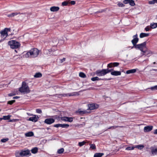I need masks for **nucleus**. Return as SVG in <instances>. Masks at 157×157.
<instances>
[{"label":"nucleus","mask_w":157,"mask_h":157,"mask_svg":"<svg viewBox=\"0 0 157 157\" xmlns=\"http://www.w3.org/2000/svg\"><path fill=\"white\" fill-rule=\"evenodd\" d=\"M9 140V139L8 138H4L1 139V141L3 143H5Z\"/></svg>","instance_id":"obj_39"},{"label":"nucleus","mask_w":157,"mask_h":157,"mask_svg":"<svg viewBox=\"0 0 157 157\" xmlns=\"http://www.w3.org/2000/svg\"><path fill=\"white\" fill-rule=\"evenodd\" d=\"M69 126V125L68 124H55L54 127L56 128H58L59 127L64 128H67Z\"/></svg>","instance_id":"obj_12"},{"label":"nucleus","mask_w":157,"mask_h":157,"mask_svg":"<svg viewBox=\"0 0 157 157\" xmlns=\"http://www.w3.org/2000/svg\"><path fill=\"white\" fill-rule=\"evenodd\" d=\"M118 127H120V128H123L124 127V126H111L108 129H115L116 128H118Z\"/></svg>","instance_id":"obj_31"},{"label":"nucleus","mask_w":157,"mask_h":157,"mask_svg":"<svg viewBox=\"0 0 157 157\" xmlns=\"http://www.w3.org/2000/svg\"><path fill=\"white\" fill-rule=\"evenodd\" d=\"M55 121V120L52 118H48L46 119L44 122L47 124H50L53 123Z\"/></svg>","instance_id":"obj_11"},{"label":"nucleus","mask_w":157,"mask_h":157,"mask_svg":"<svg viewBox=\"0 0 157 157\" xmlns=\"http://www.w3.org/2000/svg\"><path fill=\"white\" fill-rule=\"evenodd\" d=\"M30 153V151L29 150L26 151H22L20 152V154L22 156H26L29 155Z\"/></svg>","instance_id":"obj_14"},{"label":"nucleus","mask_w":157,"mask_h":157,"mask_svg":"<svg viewBox=\"0 0 157 157\" xmlns=\"http://www.w3.org/2000/svg\"><path fill=\"white\" fill-rule=\"evenodd\" d=\"M151 89L152 90H157V85L152 87Z\"/></svg>","instance_id":"obj_46"},{"label":"nucleus","mask_w":157,"mask_h":157,"mask_svg":"<svg viewBox=\"0 0 157 157\" xmlns=\"http://www.w3.org/2000/svg\"><path fill=\"white\" fill-rule=\"evenodd\" d=\"M56 40V41L55 43V44H56L57 43V42H58V41L57 39Z\"/></svg>","instance_id":"obj_60"},{"label":"nucleus","mask_w":157,"mask_h":157,"mask_svg":"<svg viewBox=\"0 0 157 157\" xmlns=\"http://www.w3.org/2000/svg\"><path fill=\"white\" fill-rule=\"evenodd\" d=\"M148 59H145V60H144V61H148Z\"/></svg>","instance_id":"obj_62"},{"label":"nucleus","mask_w":157,"mask_h":157,"mask_svg":"<svg viewBox=\"0 0 157 157\" xmlns=\"http://www.w3.org/2000/svg\"><path fill=\"white\" fill-rule=\"evenodd\" d=\"M80 118H81V119H84V118H83V117H81Z\"/></svg>","instance_id":"obj_63"},{"label":"nucleus","mask_w":157,"mask_h":157,"mask_svg":"<svg viewBox=\"0 0 157 157\" xmlns=\"http://www.w3.org/2000/svg\"><path fill=\"white\" fill-rule=\"evenodd\" d=\"M149 35L148 33H141L140 34V37L141 38H142L148 36Z\"/></svg>","instance_id":"obj_24"},{"label":"nucleus","mask_w":157,"mask_h":157,"mask_svg":"<svg viewBox=\"0 0 157 157\" xmlns=\"http://www.w3.org/2000/svg\"><path fill=\"white\" fill-rule=\"evenodd\" d=\"M104 155L103 153H97L94 154V157H101Z\"/></svg>","instance_id":"obj_25"},{"label":"nucleus","mask_w":157,"mask_h":157,"mask_svg":"<svg viewBox=\"0 0 157 157\" xmlns=\"http://www.w3.org/2000/svg\"><path fill=\"white\" fill-rule=\"evenodd\" d=\"M78 95V93L73 92V93H71L70 94H60L59 95L60 96H61L67 97V96H75V95Z\"/></svg>","instance_id":"obj_10"},{"label":"nucleus","mask_w":157,"mask_h":157,"mask_svg":"<svg viewBox=\"0 0 157 157\" xmlns=\"http://www.w3.org/2000/svg\"><path fill=\"white\" fill-rule=\"evenodd\" d=\"M136 71V69H133L127 71L126 72V73L128 74L130 73H135Z\"/></svg>","instance_id":"obj_23"},{"label":"nucleus","mask_w":157,"mask_h":157,"mask_svg":"<svg viewBox=\"0 0 157 157\" xmlns=\"http://www.w3.org/2000/svg\"><path fill=\"white\" fill-rule=\"evenodd\" d=\"M154 134H157V129L155 130V132H154Z\"/></svg>","instance_id":"obj_58"},{"label":"nucleus","mask_w":157,"mask_h":157,"mask_svg":"<svg viewBox=\"0 0 157 157\" xmlns=\"http://www.w3.org/2000/svg\"><path fill=\"white\" fill-rule=\"evenodd\" d=\"M36 112L38 113H42V111L41 109H37L36 110Z\"/></svg>","instance_id":"obj_48"},{"label":"nucleus","mask_w":157,"mask_h":157,"mask_svg":"<svg viewBox=\"0 0 157 157\" xmlns=\"http://www.w3.org/2000/svg\"><path fill=\"white\" fill-rule=\"evenodd\" d=\"M145 52H144L143 53L142 56L145 55V53H146V56H149L151 55L152 54V52H151V51L148 50L147 48H146V49H145Z\"/></svg>","instance_id":"obj_15"},{"label":"nucleus","mask_w":157,"mask_h":157,"mask_svg":"<svg viewBox=\"0 0 157 157\" xmlns=\"http://www.w3.org/2000/svg\"><path fill=\"white\" fill-rule=\"evenodd\" d=\"M61 120L66 121H69L71 122L73 121V119L72 117H63L61 118Z\"/></svg>","instance_id":"obj_13"},{"label":"nucleus","mask_w":157,"mask_h":157,"mask_svg":"<svg viewBox=\"0 0 157 157\" xmlns=\"http://www.w3.org/2000/svg\"><path fill=\"white\" fill-rule=\"evenodd\" d=\"M59 7L58 6H52L50 8V10L52 12H55L58 11L59 10Z\"/></svg>","instance_id":"obj_20"},{"label":"nucleus","mask_w":157,"mask_h":157,"mask_svg":"<svg viewBox=\"0 0 157 157\" xmlns=\"http://www.w3.org/2000/svg\"><path fill=\"white\" fill-rule=\"evenodd\" d=\"M152 70H153L154 71H157V69H152Z\"/></svg>","instance_id":"obj_59"},{"label":"nucleus","mask_w":157,"mask_h":157,"mask_svg":"<svg viewBox=\"0 0 157 157\" xmlns=\"http://www.w3.org/2000/svg\"><path fill=\"white\" fill-rule=\"evenodd\" d=\"M19 91L21 93H28L30 92L28 86L25 82H23L22 85L19 88Z\"/></svg>","instance_id":"obj_3"},{"label":"nucleus","mask_w":157,"mask_h":157,"mask_svg":"<svg viewBox=\"0 0 157 157\" xmlns=\"http://www.w3.org/2000/svg\"><path fill=\"white\" fill-rule=\"evenodd\" d=\"M151 27L152 29H154L157 27V23H152L151 24Z\"/></svg>","instance_id":"obj_32"},{"label":"nucleus","mask_w":157,"mask_h":157,"mask_svg":"<svg viewBox=\"0 0 157 157\" xmlns=\"http://www.w3.org/2000/svg\"><path fill=\"white\" fill-rule=\"evenodd\" d=\"M108 67L111 68L113 67V65L112 64V63H110L108 64L107 66Z\"/></svg>","instance_id":"obj_44"},{"label":"nucleus","mask_w":157,"mask_h":157,"mask_svg":"<svg viewBox=\"0 0 157 157\" xmlns=\"http://www.w3.org/2000/svg\"><path fill=\"white\" fill-rule=\"evenodd\" d=\"M85 125V123L83 122L82 124H79V126H84Z\"/></svg>","instance_id":"obj_53"},{"label":"nucleus","mask_w":157,"mask_h":157,"mask_svg":"<svg viewBox=\"0 0 157 157\" xmlns=\"http://www.w3.org/2000/svg\"><path fill=\"white\" fill-rule=\"evenodd\" d=\"M16 157H22V156L20 154V153L18 154H17L16 155Z\"/></svg>","instance_id":"obj_54"},{"label":"nucleus","mask_w":157,"mask_h":157,"mask_svg":"<svg viewBox=\"0 0 157 157\" xmlns=\"http://www.w3.org/2000/svg\"><path fill=\"white\" fill-rule=\"evenodd\" d=\"M89 108L87 109L88 111L96 109L98 107V105L97 104H91L88 105Z\"/></svg>","instance_id":"obj_7"},{"label":"nucleus","mask_w":157,"mask_h":157,"mask_svg":"<svg viewBox=\"0 0 157 157\" xmlns=\"http://www.w3.org/2000/svg\"><path fill=\"white\" fill-rule=\"evenodd\" d=\"M42 74L40 73H36L34 77L35 78H40L42 76Z\"/></svg>","instance_id":"obj_33"},{"label":"nucleus","mask_w":157,"mask_h":157,"mask_svg":"<svg viewBox=\"0 0 157 157\" xmlns=\"http://www.w3.org/2000/svg\"><path fill=\"white\" fill-rule=\"evenodd\" d=\"M112 64L113 65L114 67L117 66L119 64V63L117 62L112 63Z\"/></svg>","instance_id":"obj_45"},{"label":"nucleus","mask_w":157,"mask_h":157,"mask_svg":"<svg viewBox=\"0 0 157 157\" xmlns=\"http://www.w3.org/2000/svg\"><path fill=\"white\" fill-rule=\"evenodd\" d=\"M79 76L84 78H86V75L84 73L82 72L79 73Z\"/></svg>","instance_id":"obj_30"},{"label":"nucleus","mask_w":157,"mask_h":157,"mask_svg":"<svg viewBox=\"0 0 157 157\" xmlns=\"http://www.w3.org/2000/svg\"><path fill=\"white\" fill-rule=\"evenodd\" d=\"M123 3L125 4L129 3L132 6H134L135 5L134 1L133 0H124L123 1Z\"/></svg>","instance_id":"obj_9"},{"label":"nucleus","mask_w":157,"mask_h":157,"mask_svg":"<svg viewBox=\"0 0 157 157\" xmlns=\"http://www.w3.org/2000/svg\"><path fill=\"white\" fill-rule=\"evenodd\" d=\"M90 147L93 149H94L96 148V146L94 144H90Z\"/></svg>","instance_id":"obj_40"},{"label":"nucleus","mask_w":157,"mask_h":157,"mask_svg":"<svg viewBox=\"0 0 157 157\" xmlns=\"http://www.w3.org/2000/svg\"><path fill=\"white\" fill-rule=\"evenodd\" d=\"M104 11V10H101V11H98V12H96V13H101V12H102L103 11Z\"/></svg>","instance_id":"obj_56"},{"label":"nucleus","mask_w":157,"mask_h":157,"mask_svg":"<svg viewBox=\"0 0 157 157\" xmlns=\"http://www.w3.org/2000/svg\"><path fill=\"white\" fill-rule=\"evenodd\" d=\"M20 13V12H14L11 13V14L7 15V16L8 17H13L16 15H17Z\"/></svg>","instance_id":"obj_21"},{"label":"nucleus","mask_w":157,"mask_h":157,"mask_svg":"<svg viewBox=\"0 0 157 157\" xmlns=\"http://www.w3.org/2000/svg\"><path fill=\"white\" fill-rule=\"evenodd\" d=\"M19 14L20 15L18 17L21 19H23L26 17V14L25 13H20Z\"/></svg>","instance_id":"obj_28"},{"label":"nucleus","mask_w":157,"mask_h":157,"mask_svg":"<svg viewBox=\"0 0 157 157\" xmlns=\"http://www.w3.org/2000/svg\"><path fill=\"white\" fill-rule=\"evenodd\" d=\"M111 74L114 76L120 75H121V72L120 71H113L111 72Z\"/></svg>","instance_id":"obj_19"},{"label":"nucleus","mask_w":157,"mask_h":157,"mask_svg":"<svg viewBox=\"0 0 157 157\" xmlns=\"http://www.w3.org/2000/svg\"><path fill=\"white\" fill-rule=\"evenodd\" d=\"M107 80L108 79L106 78L101 79L100 78H99L98 77H95L91 78V80L93 81H98L100 80Z\"/></svg>","instance_id":"obj_18"},{"label":"nucleus","mask_w":157,"mask_h":157,"mask_svg":"<svg viewBox=\"0 0 157 157\" xmlns=\"http://www.w3.org/2000/svg\"><path fill=\"white\" fill-rule=\"evenodd\" d=\"M10 117L11 116L9 115L7 116H3L2 118H0V120H2V119L4 120H8L10 119Z\"/></svg>","instance_id":"obj_26"},{"label":"nucleus","mask_w":157,"mask_h":157,"mask_svg":"<svg viewBox=\"0 0 157 157\" xmlns=\"http://www.w3.org/2000/svg\"><path fill=\"white\" fill-rule=\"evenodd\" d=\"M137 34H136V35H134L133 36V38H137Z\"/></svg>","instance_id":"obj_57"},{"label":"nucleus","mask_w":157,"mask_h":157,"mask_svg":"<svg viewBox=\"0 0 157 157\" xmlns=\"http://www.w3.org/2000/svg\"><path fill=\"white\" fill-rule=\"evenodd\" d=\"M65 58H63L62 59H60V62L61 63H62L65 60Z\"/></svg>","instance_id":"obj_50"},{"label":"nucleus","mask_w":157,"mask_h":157,"mask_svg":"<svg viewBox=\"0 0 157 157\" xmlns=\"http://www.w3.org/2000/svg\"><path fill=\"white\" fill-rule=\"evenodd\" d=\"M20 98V97L19 96H15V97H13V99H17V98Z\"/></svg>","instance_id":"obj_55"},{"label":"nucleus","mask_w":157,"mask_h":157,"mask_svg":"<svg viewBox=\"0 0 157 157\" xmlns=\"http://www.w3.org/2000/svg\"><path fill=\"white\" fill-rule=\"evenodd\" d=\"M16 94V93H12L9 94H8V95L9 96L11 97V96H13L15 95Z\"/></svg>","instance_id":"obj_47"},{"label":"nucleus","mask_w":157,"mask_h":157,"mask_svg":"<svg viewBox=\"0 0 157 157\" xmlns=\"http://www.w3.org/2000/svg\"><path fill=\"white\" fill-rule=\"evenodd\" d=\"M155 3V0H152V1H149L148 2V3L151 5L154 4Z\"/></svg>","instance_id":"obj_43"},{"label":"nucleus","mask_w":157,"mask_h":157,"mask_svg":"<svg viewBox=\"0 0 157 157\" xmlns=\"http://www.w3.org/2000/svg\"><path fill=\"white\" fill-rule=\"evenodd\" d=\"M146 42H144L142 43L136 45L134 47L136 49L140 50L143 52H145V50L146 49Z\"/></svg>","instance_id":"obj_4"},{"label":"nucleus","mask_w":157,"mask_h":157,"mask_svg":"<svg viewBox=\"0 0 157 157\" xmlns=\"http://www.w3.org/2000/svg\"><path fill=\"white\" fill-rule=\"evenodd\" d=\"M86 142L85 141H83L82 142H79V146L81 147L86 143Z\"/></svg>","instance_id":"obj_38"},{"label":"nucleus","mask_w":157,"mask_h":157,"mask_svg":"<svg viewBox=\"0 0 157 157\" xmlns=\"http://www.w3.org/2000/svg\"><path fill=\"white\" fill-rule=\"evenodd\" d=\"M31 151L33 153L35 154L38 151V148L36 147H35L31 150Z\"/></svg>","instance_id":"obj_29"},{"label":"nucleus","mask_w":157,"mask_h":157,"mask_svg":"<svg viewBox=\"0 0 157 157\" xmlns=\"http://www.w3.org/2000/svg\"><path fill=\"white\" fill-rule=\"evenodd\" d=\"M34 135L33 133L32 132H30L25 134V136L27 137L32 136Z\"/></svg>","instance_id":"obj_27"},{"label":"nucleus","mask_w":157,"mask_h":157,"mask_svg":"<svg viewBox=\"0 0 157 157\" xmlns=\"http://www.w3.org/2000/svg\"><path fill=\"white\" fill-rule=\"evenodd\" d=\"M150 28L148 27H147L145 28V30L146 31H149Z\"/></svg>","instance_id":"obj_52"},{"label":"nucleus","mask_w":157,"mask_h":157,"mask_svg":"<svg viewBox=\"0 0 157 157\" xmlns=\"http://www.w3.org/2000/svg\"><path fill=\"white\" fill-rule=\"evenodd\" d=\"M39 117L37 116L33 115L32 117H30L28 120L29 121L36 122L37 121Z\"/></svg>","instance_id":"obj_8"},{"label":"nucleus","mask_w":157,"mask_h":157,"mask_svg":"<svg viewBox=\"0 0 157 157\" xmlns=\"http://www.w3.org/2000/svg\"><path fill=\"white\" fill-rule=\"evenodd\" d=\"M138 40L139 39L138 38H133V39L132 40V43L134 47L136 45H137L136 43L138 42Z\"/></svg>","instance_id":"obj_17"},{"label":"nucleus","mask_w":157,"mask_h":157,"mask_svg":"<svg viewBox=\"0 0 157 157\" xmlns=\"http://www.w3.org/2000/svg\"><path fill=\"white\" fill-rule=\"evenodd\" d=\"M8 44L10 46L11 48L13 49L17 48L20 45L19 43L14 40L9 41L8 42Z\"/></svg>","instance_id":"obj_5"},{"label":"nucleus","mask_w":157,"mask_h":157,"mask_svg":"<svg viewBox=\"0 0 157 157\" xmlns=\"http://www.w3.org/2000/svg\"><path fill=\"white\" fill-rule=\"evenodd\" d=\"M17 120V119H13V120H11L9 121V122H15Z\"/></svg>","instance_id":"obj_51"},{"label":"nucleus","mask_w":157,"mask_h":157,"mask_svg":"<svg viewBox=\"0 0 157 157\" xmlns=\"http://www.w3.org/2000/svg\"><path fill=\"white\" fill-rule=\"evenodd\" d=\"M118 6L120 7H123L124 6V5L122 3H119L118 4Z\"/></svg>","instance_id":"obj_49"},{"label":"nucleus","mask_w":157,"mask_h":157,"mask_svg":"<svg viewBox=\"0 0 157 157\" xmlns=\"http://www.w3.org/2000/svg\"><path fill=\"white\" fill-rule=\"evenodd\" d=\"M135 147L141 150L143 148L144 146L143 145H139L135 146Z\"/></svg>","instance_id":"obj_35"},{"label":"nucleus","mask_w":157,"mask_h":157,"mask_svg":"<svg viewBox=\"0 0 157 157\" xmlns=\"http://www.w3.org/2000/svg\"><path fill=\"white\" fill-rule=\"evenodd\" d=\"M90 112V111H88L87 110H82L81 109H79V114H84Z\"/></svg>","instance_id":"obj_22"},{"label":"nucleus","mask_w":157,"mask_h":157,"mask_svg":"<svg viewBox=\"0 0 157 157\" xmlns=\"http://www.w3.org/2000/svg\"><path fill=\"white\" fill-rule=\"evenodd\" d=\"M134 148H135V147L133 146V147H126V150H133Z\"/></svg>","instance_id":"obj_36"},{"label":"nucleus","mask_w":157,"mask_h":157,"mask_svg":"<svg viewBox=\"0 0 157 157\" xmlns=\"http://www.w3.org/2000/svg\"><path fill=\"white\" fill-rule=\"evenodd\" d=\"M10 28H5L3 30L0 32L1 36L2 38H5L8 36L7 32L10 31Z\"/></svg>","instance_id":"obj_6"},{"label":"nucleus","mask_w":157,"mask_h":157,"mask_svg":"<svg viewBox=\"0 0 157 157\" xmlns=\"http://www.w3.org/2000/svg\"><path fill=\"white\" fill-rule=\"evenodd\" d=\"M64 151V149L63 148H61L58 150L57 152L59 154L62 153Z\"/></svg>","instance_id":"obj_37"},{"label":"nucleus","mask_w":157,"mask_h":157,"mask_svg":"<svg viewBox=\"0 0 157 157\" xmlns=\"http://www.w3.org/2000/svg\"><path fill=\"white\" fill-rule=\"evenodd\" d=\"M15 100H13L10 101H9L8 102V104H10V105H12L13 104V103H14L15 102Z\"/></svg>","instance_id":"obj_42"},{"label":"nucleus","mask_w":157,"mask_h":157,"mask_svg":"<svg viewBox=\"0 0 157 157\" xmlns=\"http://www.w3.org/2000/svg\"><path fill=\"white\" fill-rule=\"evenodd\" d=\"M153 127L151 126H148L145 127L144 128V131L145 132H148L151 130Z\"/></svg>","instance_id":"obj_16"},{"label":"nucleus","mask_w":157,"mask_h":157,"mask_svg":"<svg viewBox=\"0 0 157 157\" xmlns=\"http://www.w3.org/2000/svg\"><path fill=\"white\" fill-rule=\"evenodd\" d=\"M155 3H157V0H155Z\"/></svg>","instance_id":"obj_61"},{"label":"nucleus","mask_w":157,"mask_h":157,"mask_svg":"<svg viewBox=\"0 0 157 157\" xmlns=\"http://www.w3.org/2000/svg\"><path fill=\"white\" fill-rule=\"evenodd\" d=\"M153 64H156V63H155V62H154L153 63Z\"/></svg>","instance_id":"obj_64"},{"label":"nucleus","mask_w":157,"mask_h":157,"mask_svg":"<svg viewBox=\"0 0 157 157\" xmlns=\"http://www.w3.org/2000/svg\"><path fill=\"white\" fill-rule=\"evenodd\" d=\"M113 70V69H109L108 68L107 69H103L102 70H97L95 71V73L97 76H101L105 75Z\"/></svg>","instance_id":"obj_2"},{"label":"nucleus","mask_w":157,"mask_h":157,"mask_svg":"<svg viewBox=\"0 0 157 157\" xmlns=\"http://www.w3.org/2000/svg\"><path fill=\"white\" fill-rule=\"evenodd\" d=\"M39 53V50L36 48L31 49L29 51L26 53L25 55V57L35 58L36 57Z\"/></svg>","instance_id":"obj_1"},{"label":"nucleus","mask_w":157,"mask_h":157,"mask_svg":"<svg viewBox=\"0 0 157 157\" xmlns=\"http://www.w3.org/2000/svg\"><path fill=\"white\" fill-rule=\"evenodd\" d=\"M69 4V0L66 1L62 3V5L63 6H66L68 5Z\"/></svg>","instance_id":"obj_34"},{"label":"nucleus","mask_w":157,"mask_h":157,"mask_svg":"<svg viewBox=\"0 0 157 157\" xmlns=\"http://www.w3.org/2000/svg\"><path fill=\"white\" fill-rule=\"evenodd\" d=\"M69 4H71L72 5H74L75 4V2L74 1H71V0H69Z\"/></svg>","instance_id":"obj_41"}]
</instances>
